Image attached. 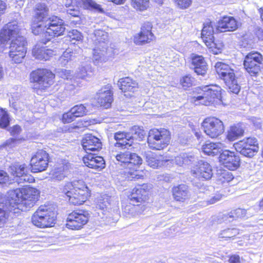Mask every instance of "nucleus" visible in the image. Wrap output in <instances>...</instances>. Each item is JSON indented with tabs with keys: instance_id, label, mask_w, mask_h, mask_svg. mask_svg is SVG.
I'll use <instances>...</instances> for the list:
<instances>
[{
	"instance_id": "obj_1",
	"label": "nucleus",
	"mask_w": 263,
	"mask_h": 263,
	"mask_svg": "<svg viewBox=\"0 0 263 263\" xmlns=\"http://www.w3.org/2000/svg\"><path fill=\"white\" fill-rule=\"evenodd\" d=\"M40 192L37 189L25 187L9 191L5 197H0V228L8 218V213L18 214L33 206L38 200Z\"/></svg>"
},
{
	"instance_id": "obj_2",
	"label": "nucleus",
	"mask_w": 263,
	"mask_h": 263,
	"mask_svg": "<svg viewBox=\"0 0 263 263\" xmlns=\"http://www.w3.org/2000/svg\"><path fill=\"white\" fill-rule=\"evenodd\" d=\"M20 28L16 21L6 24L0 32V41L5 44L11 40L9 46V57L14 63L20 64L26 53L25 38L21 35Z\"/></svg>"
},
{
	"instance_id": "obj_3",
	"label": "nucleus",
	"mask_w": 263,
	"mask_h": 263,
	"mask_svg": "<svg viewBox=\"0 0 263 263\" xmlns=\"http://www.w3.org/2000/svg\"><path fill=\"white\" fill-rule=\"evenodd\" d=\"M112 155L119 162L126 165L125 173L127 174L128 179H138L143 176L139 174L137 170L139 165L142 164V159L136 154L124 151L117 154H112Z\"/></svg>"
},
{
	"instance_id": "obj_4",
	"label": "nucleus",
	"mask_w": 263,
	"mask_h": 263,
	"mask_svg": "<svg viewBox=\"0 0 263 263\" xmlns=\"http://www.w3.org/2000/svg\"><path fill=\"white\" fill-rule=\"evenodd\" d=\"M198 94L191 99V102L195 105H209L211 103L217 102L221 99V88L216 85H208L196 88Z\"/></svg>"
},
{
	"instance_id": "obj_5",
	"label": "nucleus",
	"mask_w": 263,
	"mask_h": 263,
	"mask_svg": "<svg viewBox=\"0 0 263 263\" xmlns=\"http://www.w3.org/2000/svg\"><path fill=\"white\" fill-rule=\"evenodd\" d=\"M92 74L91 67H79L77 72L72 78L69 70H63L59 72V76L64 79H70L69 82L66 83L65 89L67 91L72 92L83 85L82 80Z\"/></svg>"
},
{
	"instance_id": "obj_6",
	"label": "nucleus",
	"mask_w": 263,
	"mask_h": 263,
	"mask_svg": "<svg viewBox=\"0 0 263 263\" xmlns=\"http://www.w3.org/2000/svg\"><path fill=\"white\" fill-rule=\"evenodd\" d=\"M56 213L52 207L41 205L32 216V223L40 228L51 227L55 223Z\"/></svg>"
},
{
	"instance_id": "obj_7",
	"label": "nucleus",
	"mask_w": 263,
	"mask_h": 263,
	"mask_svg": "<svg viewBox=\"0 0 263 263\" xmlns=\"http://www.w3.org/2000/svg\"><path fill=\"white\" fill-rule=\"evenodd\" d=\"M171 134L165 128H154L149 131L147 143L151 149L161 150L166 147L170 142Z\"/></svg>"
},
{
	"instance_id": "obj_8",
	"label": "nucleus",
	"mask_w": 263,
	"mask_h": 263,
	"mask_svg": "<svg viewBox=\"0 0 263 263\" xmlns=\"http://www.w3.org/2000/svg\"><path fill=\"white\" fill-rule=\"evenodd\" d=\"M54 74L47 69L39 68L33 71L30 74L31 83H35L39 86L34 88H45L49 87L53 84Z\"/></svg>"
},
{
	"instance_id": "obj_9",
	"label": "nucleus",
	"mask_w": 263,
	"mask_h": 263,
	"mask_svg": "<svg viewBox=\"0 0 263 263\" xmlns=\"http://www.w3.org/2000/svg\"><path fill=\"white\" fill-rule=\"evenodd\" d=\"M201 125L204 133L211 138L218 137L224 131L223 122L215 117L205 119Z\"/></svg>"
},
{
	"instance_id": "obj_10",
	"label": "nucleus",
	"mask_w": 263,
	"mask_h": 263,
	"mask_svg": "<svg viewBox=\"0 0 263 263\" xmlns=\"http://www.w3.org/2000/svg\"><path fill=\"white\" fill-rule=\"evenodd\" d=\"M89 214L85 210L73 211L67 218L66 227L71 230H80L88 221Z\"/></svg>"
},
{
	"instance_id": "obj_11",
	"label": "nucleus",
	"mask_w": 263,
	"mask_h": 263,
	"mask_svg": "<svg viewBox=\"0 0 263 263\" xmlns=\"http://www.w3.org/2000/svg\"><path fill=\"white\" fill-rule=\"evenodd\" d=\"M234 146L238 152L248 157L254 156L258 151L257 141L255 138H248L240 141Z\"/></svg>"
},
{
	"instance_id": "obj_12",
	"label": "nucleus",
	"mask_w": 263,
	"mask_h": 263,
	"mask_svg": "<svg viewBox=\"0 0 263 263\" xmlns=\"http://www.w3.org/2000/svg\"><path fill=\"white\" fill-rule=\"evenodd\" d=\"M95 35L97 37L99 45L96 47L93 50L92 60L95 65L101 63L102 61H104L103 56L106 52L107 44L105 40L107 38L106 33L101 30H97L95 31Z\"/></svg>"
},
{
	"instance_id": "obj_13",
	"label": "nucleus",
	"mask_w": 263,
	"mask_h": 263,
	"mask_svg": "<svg viewBox=\"0 0 263 263\" xmlns=\"http://www.w3.org/2000/svg\"><path fill=\"white\" fill-rule=\"evenodd\" d=\"M216 71L219 78L224 80L229 90L234 93L237 94L240 91V87L235 79L233 70L217 67Z\"/></svg>"
},
{
	"instance_id": "obj_14",
	"label": "nucleus",
	"mask_w": 263,
	"mask_h": 263,
	"mask_svg": "<svg viewBox=\"0 0 263 263\" xmlns=\"http://www.w3.org/2000/svg\"><path fill=\"white\" fill-rule=\"evenodd\" d=\"M46 24L47 28L44 33L45 36H48L47 40L49 41L55 36L61 35L65 31L62 20L57 17H49L46 20Z\"/></svg>"
},
{
	"instance_id": "obj_15",
	"label": "nucleus",
	"mask_w": 263,
	"mask_h": 263,
	"mask_svg": "<svg viewBox=\"0 0 263 263\" xmlns=\"http://www.w3.org/2000/svg\"><path fill=\"white\" fill-rule=\"evenodd\" d=\"M9 172L13 176L17 177V181L19 183L32 182L34 179L28 174V170L26 164H20L18 163L12 164L9 166Z\"/></svg>"
},
{
	"instance_id": "obj_16",
	"label": "nucleus",
	"mask_w": 263,
	"mask_h": 263,
	"mask_svg": "<svg viewBox=\"0 0 263 263\" xmlns=\"http://www.w3.org/2000/svg\"><path fill=\"white\" fill-rule=\"evenodd\" d=\"M48 154L44 151L37 152L30 161L31 171L38 173L45 170L48 164Z\"/></svg>"
},
{
	"instance_id": "obj_17",
	"label": "nucleus",
	"mask_w": 263,
	"mask_h": 263,
	"mask_svg": "<svg viewBox=\"0 0 263 263\" xmlns=\"http://www.w3.org/2000/svg\"><path fill=\"white\" fill-rule=\"evenodd\" d=\"M152 185L143 184L138 185L134 187L130 194L129 198L133 203H141L148 199Z\"/></svg>"
},
{
	"instance_id": "obj_18",
	"label": "nucleus",
	"mask_w": 263,
	"mask_h": 263,
	"mask_svg": "<svg viewBox=\"0 0 263 263\" xmlns=\"http://www.w3.org/2000/svg\"><path fill=\"white\" fill-rule=\"evenodd\" d=\"M63 192L68 198L69 202L75 205L82 204L87 199L90 194L83 190L68 189L66 186L63 189Z\"/></svg>"
},
{
	"instance_id": "obj_19",
	"label": "nucleus",
	"mask_w": 263,
	"mask_h": 263,
	"mask_svg": "<svg viewBox=\"0 0 263 263\" xmlns=\"http://www.w3.org/2000/svg\"><path fill=\"white\" fill-rule=\"evenodd\" d=\"M192 176L198 179L209 180L213 176L211 166L206 162L200 161L191 170Z\"/></svg>"
},
{
	"instance_id": "obj_20",
	"label": "nucleus",
	"mask_w": 263,
	"mask_h": 263,
	"mask_svg": "<svg viewBox=\"0 0 263 263\" xmlns=\"http://www.w3.org/2000/svg\"><path fill=\"white\" fill-rule=\"evenodd\" d=\"M219 161L224 167L230 170H235L239 166V157L229 151H224L220 154Z\"/></svg>"
},
{
	"instance_id": "obj_21",
	"label": "nucleus",
	"mask_w": 263,
	"mask_h": 263,
	"mask_svg": "<svg viewBox=\"0 0 263 263\" xmlns=\"http://www.w3.org/2000/svg\"><path fill=\"white\" fill-rule=\"evenodd\" d=\"M152 25L147 22L144 24L141 32L134 36V42L138 45L149 43L153 40L154 35L152 32Z\"/></svg>"
},
{
	"instance_id": "obj_22",
	"label": "nucleus",
	"mask_w": 263,
	"mask_h": 263,
	"mask_svg": "<svg viewBox=\"0 0 263 263\" xmlns=\"http://www.w3.org/2000/svg\"><path fill=\"white\" fill-rule=\"evenodd\" d=\"M110 87V86L107 85L102 88L96 95V100L98 104L105 108H109L113 101L112 92Z\"/></svg>"
},
{
	"instance_id": "obj_23",
	"label": "nucleus",
	"mask_w": 263,
	"mask_h": 263,
	"mask_svg": "<svg viewBox=\"0 0 263 263\" xmlns=\"http://www.w3.org/2000/svg\"><path fill=\"white\" fill-rule=\"evenodd\" d=\"M82 145L87 153L98 151L102 147L100 140L92 135H85L82 139Z\"/></svg>"
},
{
	"instance_id": "obj_24",
	"label": "nucleus",
	"mask_w": 263,
	"mask_h": 263,
	"mask_svg": "<svg viewBox=\"0 0 263 263\" xmlns=\"http://www.w3.org/2000/svg\"><path fill=\"white\" fill-rule=\"evenodd\" d=\"M83 157L84 163L88 167L100 171L105 167V161L103 157L94 156L90 153Z\"/></svg>"
},
{
	"instance_id": "obj_25",
	"label": "nucleus",
	"mask_w": 263,
	"mask_h": 263,
	"mask_svg": "<svg viewBox=\"0 0 263 263\" xmlns=\"http://www.w3.org/2000/svg\"><path fill=\"white\" fill-rule=\"evenodd\" d=\"M146 161L147 164L153 168H158L165 164L169 161L166 156L157 155L151 152L145 154Z\"/></svg>"
},
{
	"instance_id": "obj_26",
	"label": "nucleus",
	"mask_w": 263,
	"mask_h": 263,
	"mask_svg": "<svg viewBox=\"0 0 263 263\" xmlns=\"http://www.w3.org/2000/svg\"><path fill=\"white\" fill-rule=\"evenodd\" d=\"M216 26L215 23L211 21H208L204 23L201 32V37L204 43H209V45H214L212 41L214 37V33L219 32L216 31Z\"/></svg>"
},
{
	"instance_id": "obj_27",
	"label": "nucleus",
	"mask_w": 263,
	"mask_h": 263,
	"mask_svg": "<svg viewBox=\"0 0 263 263\" xmlns=\"http://www.w3.org/2000/svg\"><path fill=\"white\" fill-rule=\"evenodd\" d=\"M68 165L65 161L56 164L50 173V178L54 180L61 181L67 175Z\"/></svg>"
},
{
	"instance_id": "obj_28",
	"label": "nucleus",
	"mask_w": 263,
	"mask_h": 263,
	"mask_svg": "<svg viewBox=\"0 0 263 263\" xmlns=\"http://www.w3.org/2000/svg\"><path fill=\"white\" fill-rule=\"evenodd\" d=\"M237 28L236 20L232 17H224L218 22L216 26V31L221 32L233 31Z\"/></svg>"
},
{
	"instance_id": "obj_29",
	"label": "nucleus",
	"mask_w": 263,
	"mask_h": 263,
	"mask_svg": "<svg viewBox=\"0 0 263 263\" xmlns=\"http://www.w3.org/2000/svg\"><path fill=\"white\" fill-rule=\"evenodd\" d=\"M34 22H44L49 12V8L45 3H37L33 9Z\"/></svg>"
},
{
	"instance_id": "obj_30",
	"label": "nucleus",
	"mask_w": 263,
	"mask_h": 263,
	"mask_svg": "<svg viewBox=\"0 0 263 263\" xmlns=\"http://www.w3.org/2000/svg\"><path fill=\"white\" fill-rule=\"evenodd\" d=\"M120 89L122 91L134 92L138 88L137 82L129 77L120 79L118 83Z\"/></svg>"
},
{
	"instance_id": "obj_31",
	"label": "nucleus",
	"mask_w": 263,
	"mask_h": 263,
	"mask_svg": "<svg viewBox=\"0 0 263 263\" xmlns=\"http://www.w3.org/2000/svg\"><path fill=\"white\" fill-rule=\"evenodd\" d=\"M47 28L46 21L41 22H37L35 23L34 21L32 26V32L34 35H40L42 36L41 42L43 44H46L49 40H47L48 36H45L46 29Z\"/></svg>"
},
{
	"instance_id": "obj_32",
	"label": "nucleus",
	"mask_w": 263,
	"mask_h": 263,
	"mask_svg": "<svg viewBox=\"0 0 263 263\" xmlns=\"http://www.w3.org/2000/svg\"><path fill=\"white\" fill-rule=\"evenodd\" d=\"M33 57L40 60H48L50 57L54 54V51L45 47H38L35 46L32 50Z\"/></svg>"
},
{
	"instance_id": "obj_33",
	"label": "nucleus",
	"mask_w": 263,
	"mask_h": 263,
	"mask_svg": "<svg viewBox=\"0 0 263 263\" xmlns=\"http://www.w3.org/2000/svg\"><path fill=\"white\" fill-rule=\"evenodd\" d=\"M114 138L117 141L116 146H124V148L128 149L132 146V142H130V134L128 133L119 132L115 134Z\"/></svg>"
},
{
	"instance_id": "obj_34",
	"label": "nucleus",
	"mask_w": 263,
	"mask_h": 263,
	"mask_svg": "<svg viewBox=\"0 0 263 263\" xmlns=\"http://www.w3.org/2000/svg\"><path fill=\"white\" fill-rule=\"evenodd\" d=\"M222 148L223 144L221 143L210 142L206 143L202 145V151L208 155L214 156L220 153Z\"/></svg>"
},
{
	"instance_id": "obj_35",
	"label": "nucleus",
	"mask_w": 263,
	"mask_h": 263,
	"mask_svg": "<svg viewBox=\"0 0 263 263\" xmlns=\"http://www.w3.org/2000/svg\"><path fill=\"white\" fill-rule=\"evenodd\" d=\"M251 214L247 215V211L242 209H237L223 216V219L226 221L231 222L237 218H248Z\"/></svg>"
},
{
	"instance_id": "obj_36",
	"label": "nucleus",
	"mask_w": 263,
	"mask_h": 263,
	"mask_svg": "<svg viewBox=\"0 0 263 263\" xmlns=\"http://www.w3.org/2000/svg\"><path fill=\"white\" fill-rule=\"evenodd\" d=\"M262 55L258 52H250L245 57L243 66H257V64H262Z\"/></svg>"
},
{
	"instance_id": "obj_37",
	"label": "nucleus",
	"mask_w": 263,
	"mask_h": 263,
	"mask_svg": "<svg viewBox=\"0 0 263 263\" xmlns=\"http://www.w3.org/2000/svg\"><path fill=\"white\" fill-rule=\"evenodd\" d=\"M239 234V230L235 228H229L221 230L219 234L218 238L224 240L233 239Z\"/></svg>"
},
{
	"instance_id": "obj_38",
	"label": "nucleus",
	"mask_w": 263,
	"mask_h": 263,
	"mask_svg": "<svg viewBox=\"0 0 263 263\" xmlns=\"http://www.w3.org/2000/svg\"><path fill=\"white\" fill-rule=\"evenodd\" d=\"M128 134H130V142H132L133 144V141L132 140L142 141L144 138L145 134L144 131L139 126H134L130 129Z\"/></svg>"
},
{
	"instance_id": "obj_39",
	"label": "nucleus",
	"mask_w": 263,
	"mask_h": 263,
	"mask_svg": "<svg viewBox=\"0 0 263 263\" xmlns=\"http://www.w3.org/2000/svg\"><path fill=\"white\" fill-rule=\"evenodd\" d=\"M243 133V129L240 126H232L228 130L227 138L230 141H234Z\"/></svg>"
},
{
	"instance_id": "obj_40",
	"label": "nucleus",
	"mask_w": 263,
	"mask_h": 263,
	"mask_svg": "<svg viewBox=\"0 0 263 263\" xmlns=\"http://www.w3.org/2000/svg\"><path fill=\"white\" fill-rule=\"evenodd\" d=\"M73 60V57L71 54V50L66 49L60 57L58 60L59 64L65 66L68 64H71Z\"/></svg>"
},
{
	"instance_id": "obj_41",
	"label": "nucleus",
	"mask_w": 263,
	"mask_h": 263,
	"mask_svg": "<svg viewBox=\"0 0 263 263\" xmlns=\"http://www.w3.org/2000/svg\"><path fill=\"white\" fill-rule=\"evenodd\" d=\"M66 187L68 189H73L74 190H84L86 191L87 193L89 192V190L86 184H85L83 180H76L73 181L72 183L68 182L66 183Z\"/></svg>"
},
{
	"instance_id": "obj_42",
	"label": "nucleus",
	"mask_w": 263,
	"mask_h": 263,
	"mask_svg": "<svg viewBox=\"0 0 263 263\" xmlns=\"http://www.w3.org/2000/svg\"><path fill=\"white\" fill-rule=\"evenodd\" d=\"M132 6L137 10L144 11L149 6V0H132Z\"/></svg>"
},
{
	"instance_id": "obj_43",
	"label": "nucleus",
	"mask_w": 263,
	"mask_h": 263,
	"mask_svg": "<svg viewBox=\"0 0 263 263\" xmlns=\"http://www.w3.org/2000/svg\"><path fill=\"white\" fill-rule=\"evenodd\" d=\"M10 123V118L8 112L1 109L0 110V127L2 128H6Z\"/></svg>"
},
{
	"instance_id": "obj_44",
	"label": "nucleus",
	"mask_w": 263,
	"mask_h": 263,
	"mask_svg": "<svg viewBox=\"0 0 263 263\" xmlns=\"http://www.w3.org/2000/svg\"><path fill=\"white\" fill-rule=\"evenodd\" d=\"M83 7L85 9H92L102 12L103 10L101 8L100 5L97 4L92 0H81Z\"/></svg>"
},
{
	"instance_id": "obj_45",
	"label": "nucleus",
	"mask_w": 263,
	"mask_h": 263,
	"mask_svg": "<svg viewBox=\"0 0 263 263\" xmlns=\"http://www.w3.org/2000/svg\"><path fill=\"white\" fill-rule=\"evenodd\" d=\"M72 112L77 117H82L87 114L88 112L87 109H86V106H85L83 104L78 105L71 109Z\"/></svg>"
},
{
	"instance_id": "obj_46",
	"label": "nucleus",
	"mask_w": 263,
	"mask_h": 263,
	"mask_svg": "<svg viewBox=\"0 0 263 263\" xmlns=\"http://www.w3.org/2000/svg\"><path fill=\"white\" fill-rule=\"evenodd\" d=\"M234 178L232 173L228 171L222 172L218 176V181L221 184L225 183H229Z\"/></svg>"
},
{
	"instance_id": "obj_47",
	"label": "nucleus",
	"mask_w": 263,
	"mask_h": 263,
	"mask_svg": "<svg viewBox=\"0 0 263 263\" xmlns=\"http://www.w3.org/2000/svg\"><path fill=\"white\" fill-rule=\"evenodd\" d=\"M190 59L194 66H205V60L202 55L193 53L191 55Z\"/></svg>"
},
{
	"instance_id": "obj_48",
	"label": "nucleus",
	"mask_w": 263,
	"mask_h": 263,
	"mask_svg": "<svg viewBox=\"0 0 263 263\" xmlns=\"http://www.w3.org/2000/svg\"><path fill=\"white\" fill-rule=\"evenodd\" d=\"M212 43H213V45H209L210 43H205V45L206 46L210 49H212V50L216 54H217L218 51L222 48L223 45L222 42L220 41H218L217 42H215L214 37L213 38Z\"/></svg>"
},
{
	"instance_id": "obj_49",
	"label": "nucleus",
	"mask_w": 263,
	"mask_h": 263,
	"mask_svg": "<svg viewBox=\"0 0 263 263\" xmlns=\"http://www.w3.org/2000/svg\"><path fill=\"white\" fill-rule=\"evenodd\" d=\"M194 82V80L189 75L184 77L182 79V87L184 89L191 87Z\"/></svg>"
},
{
	"instance_id": "obj_50",
	"label": "nucleus",
	"mask_w": 263,
	"mask_h": 263,
	"mask_svg": "<svg viewBox=\"0 0 263 263\" xmlns=\"http://www.w3.org/2000/svg\"><path fill=\"white\" fill-rule=\"evenodd\" d=\"M135 207L133 205H127L123 209V215L127 217L134 216L135 215Z\"/></svg>"
},
{
	"instance_id": "obj_51",
	"label": "nucleus",
	"mask_w": 263,
	"mask_h": 263,
	"mask_svg": "<svg viewBox=\"0 0 263 263\" xmlns=\"http://www.w3.org/2000/svg\"><path fill=\"white\" fill-rule=\"evenodd\" d=\"M195 160L194 156L191 153H183L182 155V163L189 165Z\"/></svg>"
},
{
	"instance_id": "obj_52",
	"label": "nucleus",
	"mask_w": 263,
	"mask_h": 263,
	"mask_svg": "<svg viewBox=\"0 0 263 263\" xmlns=\"http://www.w3.org/2000/svg\"><path fill=\"white\" fill-rule=\"evenodd\" d=\"M191 193L187 186L182 185V202L187 201L190 199Z\"/></svg>"
},
{
	"instance_id": "obj_53",
	"label": "nucleus",
	"mask_w": 263,
	"mask_h": 263,
	"mask_svg": "<svg viewBox=\"0 0 263 263\" xmlns=\"http://www.w3.org/2000/svg\"><path fill=\"white\" fill-rule=\"evenodd\" d=\"M76 118V117L73 113L72 112L71 109H70L69 111L63 115L62 121L64 123H70L73 121Z\"/></svg>"
},
{
	"instance_id": "obj_54",
	"label": "nucleus",
	"mask_w": 263,
	"mask_h": 263,
	"mask_svg": "<svg viewBox=\"0 0 263 263\" xmlns=\"http://www.w3.org/2000/svg\"><path fill=\"white\" fill-rule=\"evenodd\" d=\"M109 199L110 198L106 196L102 200H100V201L97 204V208L103 210L108 209V206L110 205Z\"/></svg>"
},
{
	"instance_id": "obj_55",
	"label": "nucleus",
	"mask_w": 263,
	"mask_h": 263,
	"mask_svg": "<svg viewBox=\"0 0 263 263\" xmlns=\"http://www.w3.org/2000/svg\"><path fill=\"white\" fill-rule=\"evenodd\" d=\"M11 182L8 174L2 170H0V184H9Z\"/></svg>"
},
{
	"instance_id": "obj_56",
	"label": "nucleus",
	"mask_w": 263,
	"mask_h": 263,
	"mask_svg": "<svg viewBox=\"0 0 263 263\" xmlns=\"http://www.w3.org/2000/svg\"><path fill=\"white\" fill-rule=\"evenodd\" d=\"M68 35L71 41H80L82 37L81 33L77 30H72V31L69 32Z\"/></svg>"
},
{
	"instance_id": "obj_57",
	"label": "nucleus",
	"mask_w": 263,
	"mask_h": 263,
	"mask_svg": "<svg viewBox=\"0 0 263 263\" xmlns=\"http://www.w3.org/2000/svg\"><path fill=\"white\" fill-rule=\"evenodd\" d=\"M173 196L176 201L181 200V189L180 185L175 186L173 189Z\"/></svg>"
},
{
	"instance_id": "obj_58",
	"label": "nucleus",
	"mask_w": 263,
	"mask_h": 263,
	"mask_svg": "<svg viewBox=\"0 0 263 263\" xmlns=\"http://www.w3.org/2000/svg\"><path fill=\"white\" fill-rule=\"evenodd\" d=\"M243 69L251 76H256L258 72V67H243Z\"/></svg>"
},
{
	"instance_id": "obj_59",
	"label": "nucleus",
	"mask_w": 263,
	"mask_h": 263,
	"mask_svg": "<svg viewBox=\"0 0 263 263\" xmlns=\"http://www.w3.org/2000/svg\"><path fill=\"white\" fill-rule=\"evenodd\" d=\"M193 69L197 75L202 76H204L207 72L206 67H194Z\"/></svg>"
},
{
	"instance_id": "obj_60",
	"label": "nucleus",
	"mask_w": 263,
	"mask_h": 263,
	"mask_svg": "<svg viewBox=\"0 0 263 263\" xmlns=\"http://www.w3.org/2000/svg\"><path fill=\"white\" fill-rule=\"evenodd\" d=\"M17 141L14 138H10L7 140L6 142L1 146V147H8L9 148H12L15 146L16 144Z\"/></svg>"
},
{
	"instance_id": "obj_61",
	"label": "nucleus",
	"mask_w": 263,
	"mask_h": 263,
	"mask_svg": "<svg viewBox=\"0 0 263 263\" xmlns=\"http://www.w3.org/2000/svg\"><path fill=\"white\" fill-rule=\"evenodd\" d=\"M9 131L12 135H17L20 133L21 128L18 125H14L9 129Z\"/></svg>"
},
{
	"instance_id": "obj_62",
	"label": "nucleus",
	"mask_w": 263,
	"mask_h": 263,
	"mask_svg": "<svg viewBox=\"0 0 263 263\" xmlns=\"http://www.w3.org/2000/svg\"><path fill=\"white\" fill-rule=\"evenodd\" d=\"M222 198V196L220 194H217L212 197L208 201V204H212L216 203L219 201Z\"/></svg>"
},
{
	"instance_id": "obj_63",
	"label": "nucleus",
	"mask_w": 263,
	"mask_h": 263,
	"mask_svg": "<svg viewBox=\"0 0 263 263\" xmlns=\"http://www.w3.org/2000/svg\"><path fill=\"white\" fill-rule=\"evenodd\" d=\"M230 263H240V257L238 255H233L229 259Z\"/></svg>"
},
{
	"instance_id": "obj_64",
	"label": "nucleus",
	"mask_w": 263,
	"mask_h": 263,
	"mask_svg": "<svg viewBox=\"0 0 263 263\" xmlns=\"http://www.w3.org/2000/svg\"><path fill=\"white\" fill-rule=\"evenodd\" d=\"M192 0H182V8H187L191 4Z\"/></svg>"
}]
</instances>
